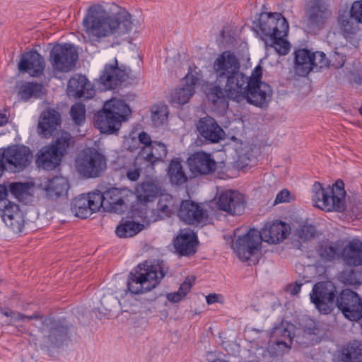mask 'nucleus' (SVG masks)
Masks as SVG:
<instances>
[{"mask_svg": "<svg viewBox=\"0 0 362 362\" xmlns=\"http://www.w3.org/2000/svg\"><path fill=\"white\" fill-rule=\"evenodd\" d=\"M281 337L282 339H277L275 343L278 346L281 345L285 347H289L288 343L286 341V339L289 343H291L292 337L291 336V332L288 329V328H285L283 326H279L277 327H274L273 332L272 333V337Z\"/></svg>", "mask_w": 362, "mask_h": 362, "instance_id": "47", "label": "nucleus"}, {"mask_svg": "<svg viewBox=\"0 0 362 362\" xmlns=\"http://www.w3.org/2000/svg\"><path fill=\"white\" fill-rule=\"evenodd\" d=\"M262 240L258 230L250 229L245 234L238 236L232 247L240 260L247 262L259 250Z\"/></svg>", "mask_w": 362, "mask_h": 362, "instance_id": "10", "label": "nucleus"}, {"mask_svg": "<svg viewBox=\"0 0 362 362\" xmlns=\"http://www.w3.org/2000/svg\"><path fill=\"white\" fill-rule=\"evenodd\" d=\"M8 194V188L4 185H0V201H3Z\"/></svg>", "mask_w": 362, "mask_h": 362, "instance_id": "64", "label": "nucleus"}, {"mask_svg": "<svg viewBox=\"0 0 362 362\" xmlns=\"http://www.w3.org/2000/svg\"><path fill=\"white\" fill-rule=\"evenodd\" d=\"M337 290L330 281H320L313 286L310 298L316 309L320 313L327 314L334 303Z\"/></svg>", "mask_w": 362, "mask_h": 362, "instance_id": "9", "label": "nucleus"}, {"mask_svg": "<svg viewBox=\"0 0 362 362\" xmlns=\"http://www.w3.org/2000/svg\"><path fill=\"white\" fill-rule=\"evenodd\" d=\"M69 187L68 180L65 177L55 176L45 182L43 189L47 198L54 199L66 194Z\"/></svg>", "mask_w": 362, "mask_h": 362, "instance_id": "34", "label": "nucleus"}, {"mask_svg": "<svg viewBox=\"0 0 362 362\" xmlns=\"http://www.w3.org/2000/svg\"><path fill=\"white\" fill-rule=\"evenodd\" d=\"M179 218L187 224L200 223L207 218L206 211L197 204L185 200L182 201L178 211Z\"/></svg>", "mask_w": 362, "mask_h": 362, "instance_id": "24", "label": "nucleus"}, {"mask_svg": "<svg viewBox=\"0 0 362 362\" xmlns=\"http://www.w3.org/2000/svg\"><path fill=\"white\" fill-rule=\"evenodd\" d=\"M106 167L105 157L93 148L82 151L76 160L77 171L80 175L87 178H95L101 176L106 170Z\"/></svg>", "mask_w": 362, "mask_h": 362, "instance_id": "6", "label": "nucleus"}, {"mask_svg": "<svg viewBox=\"0 0 362 362\" xmlns=\"http://www.w3.org/2000/svg\"><path fill=\"white\" fill-rule=\"evenodd\" d=\"M341 278L344 283L347 285L356 286L361 284L360 281L357 278V274L353 270L343 272Z\"/></svg>", "mask_w": 362, "mask_h": 362, "instance_id": "52", "label": "nucleus"}, {"mask_svg": "<svg viewBox=\"0 0 362 362\" xmlns=\"http://www.w3.org/2000/svg\"><path fill=\"white\" fill-rule=\"evenodd\" d=\"M358 19L350 11H342L339 12L338 16V23L340 30L346 39L351 38L356 35L359 30Z\"/></svg>", "mask_w": 362, "mask_h": 362, "instance_id": "35", "label": "nucleus"}, {"mask_svg": "<svg viewBox=\"0 0 362 362\" xmlns=\"http://www.w3.org/2000/svg\"><path fill=\"white\" fill-rule=\"evenodd\" d=\"M343 240H322L316 247L319 257L325 262H332L341 259Z\"/></svg>", "mask_w": 362, "mask_h": 362, "instance_id": "30", "label": "nucleus"}, {"mask_svg": "<svg viewBox=\"0 0 362 362\" xmlns=\"http://www.w3.org/2000/svg\"><path fill=\"white\" fill-rule=\"evenodd\" d=\"M60 121L61 116L54 110L43 112L42 119L38 123L39 134L45 137L51 136L54 131L60 126Z\"/></svg>", "mask_w": 362, "mask_h": 362, "instance_id": "31", "label": "nucleus"}, {"mask_svg": "<svg viewBox=\"0 0 362 362\" xmlns=\"http://www.w3.org/2000/svg\"><path fill=\"white\" fill-rule=\"evenodd\" d=\"M49 144L53 146L57 152L63 158L74 148L75 140L69 132H62Z\"/></svg>", "mask_w": 362, "mask_h": 362, "instance_id": "39", "label": "nucleus"}, {"mask_svg": "<svg viewBox=\"0 0 362 362\" xmlns=\"http://www.w3.org/2000/svg\"><path fill=\"white\" fill-rule=\"evenodd\" d=\"M129 78L133 79L132 70L125 65L118 66L115 59L114 65H106L100 76L101 83L106 89H115Z\"/></svg>", "mask_w": 362, "mask_h": 362, "instance_id": "15", "label": "nucleus"}, {"mask_svg": "<svg viewBox=\"0 0 362 362\" xmlns=\"http://www.w3.org/2000/svg\"><path fill=\"white\" fill-rule=\"evenodd\" d=\"M116 303L117 298L111 295H104L100 300V304L106 311H111Z\"/></svg>", "mask_w": 362, "mask_h": 362, "instance_id": "53", "label": "nucleus"}, {"mask_svg": "<svg viewBox=\"0 0 362 362\" xmlns=\"http://www.w3.org/2000/svg\"><path fill=\"white\" fill-rule=\"evenodd\" d=\"M140 163L141 161L139 163L135 162V164H139ZM141 170L139 167H137L136 165H134V168H129L127 170V177L131 181H136L140 177Z\"/></svg>", "mask_w": 362, "mask_h": 362, "instance_id": "57", "label": "nucleus"}, {"mask_svg": "<svg viewBox=\"0 0 362 362\" xmlns=\"http://www.w3.org/2000/svg\"><path fill=\"white\" fill-rule=\"evenodd\" d=\"M143 228L144 225L142 224L134 221H126L117 227L115 233L119 238H130L136 235Z\"/></svg>", "mask_w": 362, "mask_h": 362, "instance_id": "43", "label": "nucleus"}, {"mask_svg": "<svg viewBox=\"0 0 362 362\" xmlns=\"http://www.w3.org/2000/svg\"><path fill=\"white\" fill-rule=\"evenodd\" d=\"M62 158L53 146L47 144L36 153L35 163L39 168L52 171L61 165Z\"/></svg>", "mask_w": 362, "mask_h": 362, "instance_id": "23", "label": "nucleus"}, {"mask_svg": "<svg viewBox=\"0 0 362 362\" xmlns=\"http://www.w3.org/2000/svg\"><path fill=\"white\" fill-rule=\"evenodd\" d=\"M290 226L282 221H276L266 225L260 235L262 240L273 244L279 243L285 240L290 233Z\"/></svg>", "mask_w": 362, "mask_h": 362, "instance_id": "25", "label": "nucleus"}, {"mask_svg": "<svg viewBox=\"0 0 362 362\" xmlns=\"http://www.w3.org/2000/svg\"><path fill=\"white\" fill-rule=\"evenodd\" d=\"M161 192V187L158 183L151 181L142 182L136 188L139 200L144 202L153 201Z\"/></svg>", "mask_w": 362, "mask_h": 362, "instance_id": "38", "label": "nucleus"}, {"mask_svg": "<svg viewBox=\"0 0 362 362\" xmlns=\"http://www.w3.org/2000/svg\"><path fill=\"white\" fill-rule=\"evenodd\" d=\"M294 71L299 76H306L313 70L312 52L306 49H299L294 52Z\"/></svg>", "mask_w": 362, "mask_h": 362, "instance_id": "32", "label": "nucleus"}, {"mask_svg": "<svg viewBox=\"0 0 362 362\" xmlns=\"http://www.w3.org/2000/svg\"><path fill=\"white\" fill-rule=\"evenodd\" d=\"M303 332L308 335H316L318 334L317 322L310 318H305L301 323Z\"/></svg>", "mask_w": 362, "mask_h": 362, "instance_id": "50", "label": "nucleus"}, {"mask_svg": "<svg viewBox=\"0 0 362 362\" xmlns=\"http://www.w3.org/2000/svg\"><path fill=\"white\" fill-rule=\"evenodd\" d=\"M168 175L172 184L181 185L187 181V177L183 170L181 163L173 159L169 164Z\"/></svg>", "mask_w": 362, "mask_h": 362, "instance_id": "40", "label": "nucleus"}, {"mask_svg": "<svg viewBox=\"0 0 362 362\" xmlns=\"http://www.w3.org/2000/svg\"><path fill=\"white\" fill-rule=\"evenodd\" d=\"M345 60V56L337 52H334L331 54L330 59H329V64H332V66L336 69L342 67L344 64Z\"/></svg>", "mask_w": 362, "mask_h": 362, "instance_id": "54", "label": "nucleus"}, {"mask_svg": "<svg viewBox=\"0 0 362 362\" xmlns=\"http://www.w3.org/2000/svg\"><path fill=\"white\" fill-rule=\"evenodd\" d=\"M0 156L4 165H11L15 171H21L27 168L33 158L29 147L23 145H13L6 148H0Z\"/></svg>", "mask_w": 362, "mask_h": 362, "instance_id": "11", "label": "nucleus"}, {"mask_svg": "<svg viewBox=\"0 0 362 362\" xmlns=\"http://www.w3.org/2000/svg\"><path fill=\"white\" fill-rule=\"evenodd\" d=\"M262 76V69L260 65L257 66L252 71L251 76H247V83L256 81L257 83H264L261 81Z\"/></svg>", "mask_w": 362, "mask_h": 362, "instance_id": "56", "label": "nucleus"}, {"mask_svg": "<svg viewBox=\"0 0 362 362\" xmlns=\"http://www.w3.org/2000/svg\"><path fill=\"white\" fill-rule=\"evenodd\" d=\"M168 268L163 261L139 264L129 274L127 288L133 294H141L155 288L163 279Z\"/></svg>", "mask_w": 362, "mask_h": 362, "instance_id": "4", "label": "nucleus"}, {"mask_svg": "<svg viewBox=\"0 0 362 362\" xmlns=\"http://www.w3.org/2000/svg\"><path fill=\"white\" fill-rule=\"evenodd\" d=\"M70 115L74 122L81 126L86 120V107L81 103H76L71 107Z\"/></svg>", "mask_w": 362, "mask_h": 362, "instance_id": "46", "label": "nucleus"}, {"mask_svg": "<svg viewBox=\"0 0 362 362\" xmlns=\"http://www.w3.org/2000/svg\"><path fill=\"white\" fill-rule=\"evenodd\" d=\"M341 256L345 264L351 267L362 265V241L358 238H353L346 245L343 243L341 247Z\"/></svg>", "mask_w": 362, "mask_h": 362, "instance_id": "28", "label": "nucleus"}, {"mask_svg": "<svg viewBox=\"0 0 362 362\" xmlns=\"http://www.w3.org/2000/svg\"><path fill=\"white\" fill-rule=\"evenodd\" d=\"M247 90L243 100H246L250 104L259 107H267L272 100V90L271 86L267 83H257L254 81L247 83Z\"/></svg>", "mask_w": 362, "mask_h": 362, "instance_id": "17", "label": "nucleus"}, {"mask_svg": "<svg viewBox=\"0 0 362 362\" xmlns=\"http://www.w3.org/2000/svg\"><path fill=\"white\" fill-rule=\"evenodd\" d=\"M175 209L173 196L169 194L160 193L157 204L159 216L161 218L170 217Z\"/></svg>", "mask_w": 362, "mask_h": 362, "instance_id": "44", "label": "nucleus"}, {"mask_svg": "<svg viewBox=\"0 0 362 362\" xmlns=\"http://www.w3.org/2000/svg\"><path fill=\"white\" fill-rule=\"evenodd\" d=\"M316 234V228L313 225L300 226L295 232V235L303 241H307L314 238Z\"/></svg>", "mask_w": 362, "mask_h": 362, "instance_id": "48", "label": "nucleus"}, {"mask_svg": "<svg viewBox=\"0 0 362 362\" xmlns=\"http://www.w3.org/2000/svg\"><path fill=\"white\" fill-rule=\"evenodd\" d=\"M194 280L195 279L194 276H187L185 281L180 285L177 291L185 297L190 291Z\"/></svg>", "mask_w": 362, "mask_h": 362, "instance_id": "55", "label": "nucleus"}, {"mask_svg": "<svg viewBox=\"0 0 362 362\" xmlns=\"http://www.w3.org/2000/svg\"><path fill=\"white\" fill-rule=\"evenodd\" d=\"M130 113L129 105L123 100L111 99L105 103L102 110L98 111L95 115V125L101 133H115Z\"/></svg>", "mask_w": 362, "mask_h": 362, "instance_id": "5", "label": "nucleus"}, {"mask_svg": "<svg viewBox=\"0 0 362 362\" xmlns=\"http://www.w3.org/2000/svg\"><path fill=\"white\" fill-rule=\"evenodd\" d=\"M43 327L42 332L45 329L49 331L47 335H45L52 346H59L66 339L69 330L72 327L71 324L64 319L55 320L52 317H46L42 320Z\"/></svg>", "mask_w": 362, "mask_h": 362, "instance_id": "14", "label": "nucleus"}, {"mask_svg": "<svg viewBox=\"0 0 362 362\" xmlns=\"http://www.w3.org/2000/svg\"><path fill=\"white\" fill-rule=\"evenodd\" d=\"M167 153L166 146L163 143L153 141L152 145L140 148L135 162L144 160L146 167H153L156 163L163 160Z\"/></svg>", "mask_w": 362, "mask_h": 362, "instance_id": "21", "label": "nucleus"}, {"mask_svg": "<svg viewBox=\"0 0 362 362\" xmlns=\"http://www.w3.org/2000/svg\"><path fill=\"white\" fill-rule=\"evenodd\" d=\"M99 197V205L104 211L111 213L122 214L128 207L129 196L131 192L127 189L111 188L104 192L97 191Z\"/></svg>", "mask_w": 362, "mask_h": 362, "instance_id": "8", "label": "nucleus"}, {"mask_svg": "<svg viewBox=\"0 0 362 362\" xmlns=\"http://www.w3.org/2000/svg\"><path fill=\"white\" fill-rule=\"evenodd\" d=\"M197 237L191 230H181L174 240V246L179 254L190 255L195 252Z\"/></svg>", "mask_w": 362, "mask_h": 362, "instance_id": "33", "label": "nucleus"}, {"mask_svg": "<svg viewBox=\"0 0 362 362\" xmlns=\"http://www.w3.org/2000/svg\"><path fill=\"white\" fill-rule=\"evenodd\" d=\"M303 285L301 281H296L294 284L289 286V292L291 295H298L300 291V288Z\"/></svg>", "mask_w": 362, "mask_h": 362, "instance_id": "62", "label": "nucleus"}, {"mask_svg": "<svg viewBox=\"0 0 362 362\" xmlns=\"http://www.w3.org/2000/svg\"><path fill=\"white\" fill-rule=\"evenodd\" d=\"M18 68L22 73H28L32 77H39L44 74L45 61L37 51L30 50L22 54Z\"/></svg>", "mask_w": 362, "mask_h": 362, "instance_id": "20", "label": "nucleus"}, {"mask_svg": "<svg viewBox=\"0 0 362 362\" xmlns=\"http://www.w3.org/2000/svg\"><path fill=\"white\" fill-rule=\"evenodd\" d=\"M83 25L91 41L117 33H127L133 28L131 14L115 3L90 6Z\"/></svg>", "mask_w": 362, "mask_h": 362, "instance_id": "1", "label": "nucleus"}, {"mask_svg": "<svg viewBox=\"0 0 362 362\" xmlns=\"http://www.w3.org/2000/svg\"><path fill=\"white\" fill-rule=\"evenodd\" d=\"M255 30L259 33L266 46L274 48L279 55L288 53L291 45L285 39L288 32V23L280 13H261L253 22Z\"/></svg>", "mask_w": 362, "mask_h": 362, "instance_id": "3", "label": "nucleus"}, {"mask_svg": "<svg viewBox=\"0 0 362 362\" xmlns=\"http://www.w3.org/2000/svg\"><path fill=\"white\" fill-rule=\"evenodd\" d=\"M206 95L208 100L214 106L225 107L228 105V100H233L226 88H224L218 85H211L206 89Z\"/></svg>", "mask_w": 362, "mask_h": 362, "instance_id": "37", "label": "nucleus"}, {"mask_svg": "<svg viewBox=\"0 0 362 362\" xmlns=\"http://www.w3.org/2000/svg\"><path fill=\"white\" fill-rule=\"evenodd\" d=\"M168 115V107L165 105H155L151 109V120L154 126L159 127L166 120Z\"/></svg>", "mask_w": 362, "mask_h": 362, "instance_id": "45", "label": "nucleus"}, {"mask_svg": "<svg viewBox=\"0 0 362 362\" xmlns=\"http://www.w3.org/2000/svg\"><path fill=\"white\" fill-rule=\"evenodd\" d=\"M8 189L15 197H19L25 192L27 186L22 182H13L9 184Z\"/></svg>", "mask_w": 362, "mask_h": 362, "instance_id": "51", "label": "nucleus"}, {"mask_svg": "<svg viewBox=\"0 0 362 362\" xmlns=\"http://www.w3.org/2000/svg\"><path fill=\"white\" fill-rule=\"evenodd\" d=\"M43 93V86L41 83L26 82L21 85L18 90L21 99L27 101L31 98H38Z\"/></svg>", "mask_w": 362, "mask_h": 362, "instance_id": "41", "label": "nucleus"}, {"mask_svg": "<svg viewBox=\"0 0 362 362\" xmlns=\"http://www.w3.org/2000/svg\"><path fill=\"white\" fill-rule=\"evenodd\" d=\"M217 206L219 209L230 215H240L245 208L243 195L235 190H226L220 194Z\"/></svg>", "mask_w": 362, "mask_h": 362, "instance_id": "18", "label": "nucleus"}, {"mask_svg": "<svg viewBox=\"0 0 362 362\" xmlns=\"http://www.w3.org/2000/svg\"><path fill=\"white\" fill-rule=\"evenodd\" d=\"M313 201L317 207L327 211L341 212L344 209L343 202L338 197H334V188L329 186L323 187L320 182H315L313 186Z\"/></svg>", "mask_w": 362, "mask_h": 362, "instance_id": "12", "label": "nucleus"}, {"mask_svg": "<svg viewBox=\"0 0 362 362\" xmlns=\"http://www.w3.org/2000/svg\"><path fill=\"white\" fill-rule=\"evenodd\" d=\"M68 90L76 98L89 99L95 93L91 83L82 75H75L69 80Z\"/></svg>", "mask_w": 362, "mask_h": 362, "instance_id": "27", "label": "nucleus"}, {"mask_svg": "<svg viewBox=\"0 0 362 362\" xmlns=\"http://www.w3.org/2000/svg\"><path fill=\"white\" fill-rule=\"evenodd\" d=\"M331 14L327 6L320 0H316L307 13L309 23L317 27L322 26Z\"/></svg>", "mask_w": 362, "mask_h": 362, "instance_id": "36", "label": "nucleus"}, {"mask_svg": "<svg viewBox=\"0 0 362 362\" xmlns=\"http://www.w3.org/2000/svg\"><path fill=\"white\" fill-rule=\"evenodd\" d=\"M98 202L99 197L96 195L95 192L88 195L81 194L72 201L71 209L76 216L87 218L100 209Z\"/></svg>", "mask_w": 362, "mask_h": 362, "instance_id": "19", "label": "nucleus"}, {"mask_svg": "<svg viewBox=\"0 0 362 362\" xmlns=\"http://www.w3.org/2000/svg\"><path fill=\"white\" fill-rule=\"evenodd\" d=\"M336 305L350 321H358L362 317V299L351 289H344L341 292Z\"/></svg>", "mask_w": 362, "mask_h": 362, "instance_id": "13", "label": "nucleus"}, {"mask_svg": "<svg viewBox=\"0 0 362 362\" xmlns=\"http://www.w3.org/2000/svg\"><path fill=\"white\" fill-rule=\"evenodd\" d=\"M197 130L202 137L208 143H218L224 139L225 132L211 117L201 118L197 124Z\"/></svg>", "mask_w": 362, "mask_h": 362, "instance_id": "22", "label": "nucleus"}, {"mask_svg": "<svg viewBox=\"0 0 362 362\" xmlns=\"http://www.w3.org/2000/svg\"><path fill=\"white\" fill-rule=\"evenodd\" d=\"M213 69L216 82L225 83L230 98L237 102L242 101L247 88V76L240 71V62L235 54L230 51L222 52L214 60Z\"/></svg>", "mask_w": 362, "mask_h": 362, "instance_id": "2", "label": "nucleus"}, {"mask_svg": "<svg viewBox=\"0 0 362 362\" xmlns=\"http://www.w3.org/2000/svg\"><path fill=\"white\" fill-rule=\"evenodd\" d=\"M344 182L341 180H338L336 181L332 188H334V197H338L339 198H340V199L344 204V198L345 196V191L344 189Z\"/></svg>", "mask_w": 362, "mask_h": 362, "instance_id": "58", "label": "nucleus"}, {"mask_svg": "<svg viewBox=\"0 0 362 362\" xmlns=\"http://www.w3.org/2000/svg\"><path fill=\"white\" fill-rule=\"evenodd\" d=\"M0 216L5 224L14 233L21 231L24 219L18 205L9 202L3 209H0Z\"/></svg>", "mask_w": 362, "mask_h": 362, "instance_id": "26", "label": "nucleus"}, {"mask_svg": "<svg viewBox=\"0 0 362 362\" xmlns=\"http://www.w3.org/2000/svg\"><path fill=\"white\" fill-rule=\"evenodd\" d=\"M312 63H313V69H315L316 71L329 65V61L325 54L319 51L312 52Z\"/></svg>", "mask_w": 362, "mask_h": 362, "instance_id": "49", "label": "nucleus"}, {"mask_svg": "<svg viewBox=\"0 0 362 362\" xmlns=\"http://www.w3.org/2000/svg\"><path fill=\"white\" fill-rule=\"evenodd\" d=\"M199 78L188 74L184 78V86L174 90L170 94V100L173 104L182 105L186 104L195 92V86Z\"/></svg>", "mask_w": 362, "mask_h": 362, "instance_id": "29", "label": "nucleus"}, {"mask_svg": "<svg viewBox=\"0 0 362 362\" xmlns=\"http://www.w3.org/2000/svg\"><path fill=\"white\" fill-rule=\"evenodd\" d=\"M351 9L358 21L362 23V0L354 1Z\"/></svg>", "mask_w": 362, "mask_h": 362, "instance_id": "59", "label": "nucleus"}, {"mask_svg": "<svg viewBox=\"0 0 362 362\" xmlns=\"http://www.w3.org/2000/svg\"><path fill=\"white\" fill-rule=\"evenodd\" d=\"M168 299L173 303H177L181 300L184 297L178 291L175 293H168L167 296Z\"/></svg>", "mask_w": 362, "mask_h": 362, "instance_id": "63", "label": "nucleus"}, {"mask_svg": "<svg viewBox=\"0 0 362 362\" xmlns=\"http://www.w3.org/2000/svg\"><path fill=\"white\" fill-rule=\"evenodd\" d=\"M290 195V192L287 189H283L279 192L274 200V204L286 202L288 199V197Z\"/></svg>", "mask_w": 362, "mask_h": 362, "instance_id": "60", "label": "nucleus"}, {"mask_svg": "<svg viewBox=\"0 0 362 362\" xmlns=\"http://www.w3.org/2000/svg\"><path fill=\"white\" fill-rule=\"evenodd\" d=\"M344 362H362V346L358 341L349 343L342 351Z\"/></svg>", "mask_w": 362, "mask_h": 362, "instance_id": "42", "label": "nucleus"}, {"mask_svg": "<svg viewBox=\"0 0 362 362\" xmlns=\"http://www.w3.org/2000/svg\"><path fill=\"white\" fill-rule=\"evenodd\" d=\"M154 141H152L148 134L142 132L139 134V142L143 144V146L152 145Z\"/></svg>", "mask_w": 362, "mask_h": 362, "instance_id": "61", "label": "nucleus"}, {"mask_svg": "<svg viewBox=\"0 0 362 362\" xmlns=\"http://www.w3.org/2000/svg\"><path fill=\"white\" fill-rule=\"evenodd\" d=\"M49 60L54 71L66 73L74 69L78 60V52L73 45H55L49 52Z\"/></svg>", "mask_w": 362, "mask_h": 362, "instance_id": "7", "label": "nucleus"}, {"mask_svg": "<svg viewBox=\"0 0 362 362\" xmlns=\"http://www.w3.org/2000/svg\"><path fill=\"white\" fill-rule=\"evenodd\" d=\"M187 164L194 177L211 175L217 168L216 161L204 151L192 154L187 159Z\"/></svg>", "mask_w": 362, "mask_h": 362, "instance_id": "16", "label": "nucleus"}]
</instances>
